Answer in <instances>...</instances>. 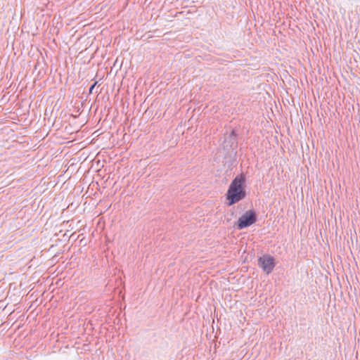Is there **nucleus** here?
Wrapping results in <instances>:
<instances>
[{
	"label": "nucleus",
	"mask_w": 360,
	"mask_h": 360,
	"mask_svg": "<svg viewBox=\"0 0 360 360\" xmlns=\"http://www.w3.org/2000/svg\"><path fill=\"white\" fill-rule=\"evenodd\" d=\"M246 196L245 177L244 174L237 175L231 182L226 194L229 206L243 200Z\"/></svg>",
	"instance_id": "obj_1"
},
{
	"label": "nucleus",
	"mask_w": 360,
	"mask_h": 360,
	"mask_svg": "<svg viewBox=\"0 0 360 360\" xmlns=\"http://www.w3.org/2000/svg\"><path fill=\"white\" fill-rule=\"evenodd\" d=\"M256 221V214L252 210L245 212L238 220V228L239 229H244Z\"/></svg>",
	"instance_id": "obj_2"
},
{
	"label": "nucleus",
	"mask_w": 360,
	"mask_h": 360,
	"mask_svg": "<svg viewBox=\"0 0 360 360\" xmlns=\"http://www.w3.org/2000/svg\"><path fill=\"white\" fill-rule=\"evenodd\" d=\"M259 264L266 274H269L274 268V259L270 255H264L258 259Z\"/></svg>",
	"instance_id": "obj_3"
},
{
	"label": "nucleus",
	"mask_w": 360,
	"mask_h": 360,
	"mask_svg": "<svg viewBox=\"0 0 360 360\" xmlns=\"http://www.w3.org/2000/svg\"><path fill=\"white\" fill-rule=\"evenodd\" d=\"M97 82H94V84L91 85V86L89 88V93H92V91L94 89V88L95 87V86L96 85Z\"/></svg>",
	"instance_id": "obj_4"
}]
</instances>
